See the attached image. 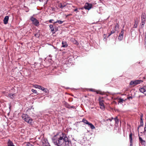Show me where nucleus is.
<instances>
[{"label": "nucleus", "mask_w": 146, "mask_h": 146, "mask_svg": "<svg viewBox=\"0 0 146 146\" xmlns=\"http://www.w3.org/2000/svg\"><path fill=\"white\" fill-rule=\"evenodd\" d=\"M143 82V81L141 80H137L135 81H132L130 82L129 84L131 85L135 86Z\"/></svg>", "instance_id": "20e7f679"}, {"label": "nucleus", "mask_w": 146, "mask_h": 146, "mask_svg": "<svg viewBox=\"0 0 146 146\" xmlns=\"http://www.w3.org/2000/svg\"><path fill=\"white\" fill-rule=\"evenodd\" d=\"M74 11L76 12H78V9L77 8H76V9H75L74 10Z\"/></svg>", "instance_id": "58836bf2"}, {"label": "nucleus", "mask_w": 146, "mask_h": 146, "mask_svg": "<svg viewBox=\"0 0 146 146\" xmlns=\"http://www.w3.org/2000/svg\"><path fill=\"white\" fill-rule=\"evenodd\" d=\"M106 37V35L105 34H104V40L105 41H106V39L105 38Z\"/></svg>", "instance_id": "473e14b6"}, {"label": "nucleus", "mask_w": 146, "mask_h": 146, "mask_svg": "<svg viewBox=\"0 0 146 146\" xmlns=\"http://www.w3.org/2000/svg\"><path fill=\"white\" fill-rule=\"evenodd\" d=\"M42 145L43 146H50L48 143H43Z\"/></svg>", "instance_id": "b1692460"}, {"label": "nucleus", "mask_w": 146, "mask_h": 146, "mask_svg": "<svg viewBox=\"0 0 146 146\" xmlns=\"http://www.w3.org/2000/svg\"><path fill=\"white\" fill-rule=\"evenodd\" d=\"M44 87H42V86H40V87H39V89L43 90V89H44Z\"/></svg>", "instance_id": "e433bc0d"}, {"label": "nucleus", "mask_w": 146, "mask_h": 146, "mask_svg": "<svg viewBox=\"0 0 146 146\" xmlns=\"http://www.w3.org/2000/svg\"><path fill=\"white\" fill-rule=\"evenodd\" d=\"M82 121L85 123L88 124V126L90 127L92 129H94L95 128V127L92 123H89L88 121L86 119H83Z\"/></svg>", "instance_id": "7ed1b4c3"}, {"label": "nucleus", "mask_w": 146, "mask_h": 146, "mask_svg": "<svg viewBox=\"0 0 146 146\" xmlns=\"http://www.w3.org/2000/svg\"><path fill=\"white\" fill-rule=\"evenodd\" d=\"M71 15V14H70V15H68L67 16H66V17H68V16L69 15Z\"/></svg>", "instance_id": "de8ad7c7"}, {"label": "nucleus", "mask_w": 146, "mask_h": 146, "mask_svg": "<svg viewBox=\"0 0 146 146\" xmlns=\"http://www.w3.org/2000/svg\"><path fill=\"white\" fill-rule=\"evenodd\" d=\"M100 108L102 109H103L104 108V105H103V106H100Z\"/></svg>", "instance_id": "37998d69"}, {"label": "nucleus", "mask_w": 146, "mask_h": 146, "mask_svg": "<svg viewBox=\"0 0 146 146\" xmlns=\"http://www.w3.org/2000/svg\"><path fill=\"white\" fill-rule=\"evenodd\" d=\"M139 140L140 141V142L142 145H145V141L143 140L140 137H139Z\"/></svg>", "instance_id": "1a4fd4ad"}, {"label": "nucleus", "mask_w": 146, "mask_h": 146, "mask_svg": "<svg viewBox=\"0 0 146 146\" xmlns=\"http://www.w3.org/2000/svg\"><path fill=\"white\" fill-rule=\"evenodd\" d=\"M64 21H62L60 20H58L56 21L54 23H59L60 24H62Z\"/></svg>", "instance_id": "5701e85b"}, {"label": "nucleus", "mask_w": 146, "mask_h": 146, "mask_svg": "<svg viewBox=\"0 0 146 146\" xmlns=\"http://www.w3.org/2000/svg\"><path fill=\"white\" fill-rule=\"evenodd\" d=\"M40 36V34L38 33H36L35 35V36L36 37H38Z\"/></svg>", "instance_id": "c85d7f7f"}, {"label": "nucleus", "mask_w": 146, "mask_h": 146, "mask_svg": "<svg viewBox=\"0 0 146 146\" xmlns=\"http://www.w3.org/2000/svg\"><path fill=\"white\" fill-rule=\"evenodd\" d=\"M129 146H133V142H130Z\"/></svg>", "instance_id": "ea45409f"}, {"label": "nucleus", "mask_w": 146, "mask_h": 146, "mask_svg": "<svg viewBox=\"0 0 146 146\" xmlns=\"http://www.w3.org/2000/svg\"><path fill=\"white\" fill-rule=\"evenodd\" d=\"M66 5L65 4H62L61 3H60L59 4L58 6L60 8L62 9L63 7H65Z\"/></svg>", "instance_id": "f3484780"}, {"label": "nucleus", "mask_w": 146, "mask_h": 146, "mask_svg": "<svg viewBox=\"0 0 146 146\" xmlns=\"http://www.w3.org/2000/svg\"><path fill=\"white\" fill-rule=\"evenodd\" d=\"M23 119L24 121L29 123L32 125L33 123V120L27 114H23L22 116Z\"/></svg>", "instance_id": "f03ea898"}, {"label": "nucleus", "mask_w": 146, "mask_h": 146, "mask_svg": "<svg viewBox=\"0 0 146 146\" xmlns=\"http://www.w3.org/2000/svg\"><path fill=\"white\" fill-rule=\"evenodd\" d=\"M75 108L73 106H70V108Z\"/></svg>", "instance_id": "a18cd8bd"}, {"label": "nucleus", "mask_w": 146, "mask_h": 146, "mask_svg": "<svg viewBox=\"0 0 146 146\" xmlns=\"http://www.w3.org/2000/svg\"><path fill=\"white\" fill-rule=\"evenodd\" d=\"M49 27L51 29V31L52 32H54V28L53 26L52 25H49Z\"/></svg>", "instance_id": "6ab92c4d"}, {"label": "nucleus", "mask_w": 146, "mask_h": 146, "mask_svg": "<svg viewBox=\"0 0 146 146\" xmlns=\"http://www.w3.org/2000/svg\"><path fill=\"white\" fill-rule=\"evenodd\" d=\"M15 94H8V97L12 99H13L15 98Z\"/></svg>", "instance_id": "9b49d317"}, {"label": "nucleus", "mask_w": 146, "mask_h": 146, "mask_svg": "<svg viewBox=\"0 0 146 146\" xmlns=\"http://www.w3.org/2000/svg\"><path fill=\"white\" fill-rule=\"evenodd\" d=\"M145 13H142L141 15V18L142 20H143V19L145 20Z\"/></svg>", "instance_id": "dca6fc26"}, {"label": "nucleus", "mask_w": 146, "mask_h": 146, "mask_svg": "<svg viewBox=\"0 0 146 146\" xmlns=\"http://www.w3.org/2000/svg\"><path fill=\"white\" fill-rule=\"evenodd\" d=\"M140 125H139L138 127V130L139 128L141 127V126H142L143 125V119L142 120H141L140 119Z\"/></svg>", "instance_id": "a211bd4d"}, {"label": "nucleus", "mask_w": 146, "mask_h": 146, "mask_svg": "<svg viewBox=\"0 0 146 146\" xmlns=\"http://www.w3.org/2000/svg\"><path fill=\"white\" fill-rule=\"evenodd\" d=\"M53 21V19H50L49 21V22L50 23H52V21Z\"/></svg>", "instance_id": "79ce46f5"}, {"label": "nucleus", "mask_w": 146, "mask_h": 146, "mask_svg": "<svg viewBox=\"0 0 146 146\" xmlns=\"http://www.w3.org/2000/svg\"><path fill=\"white\" fill-rule=\"evenodd\" d=\"M103 102V101H102V100L101 101L100 100L99 104H100V106H103V105H104V104Z\"/></svg>", "instance_id": "4be33fe9"}, {"label": "nucleus", "mask_w": 146, "mask_h": 146, "mask_svg": "<svg viewBox=\"0 0 146 146\" xmlns=\"http://www.w3.org/2000/svg\"><path fill=\"white\" fill-rule=\"evenodd\" d=\"M55 33V32L53 33Z\"/></svg>", "instance_id": "3c124183"}, {"label": "nucleus", "mask_w": 146, "mask_h": 146, "mask_svg": "<svg viewBox=\"0 0 146 146\" xmlns=\"http://www.w3.org/2000/svg\"><path fill=\"white\" fill-rule=\"evenodd\" d=\"M115 28H117V29L118 28H119V25L117 23L116 24L115 27Z\"/></svg>", "instance_id": "f704fd0d"}, {"label": "nucleus", "mask_w": 146, "mask_h": 146, "mask_svg": "<svg viewBox=\"0 0 146 146\" xmlns=\"http://www.w3.org/2000/svg\"><path fill=\"white\" fill-rule=\"evenodd\" d=\"M30 20L32 21L33 23L35 25L37 26L39 25V24L38 21L35 18L31 17Z\"/></svg>", "instance_id": "39448f33"}, {"label": "nucleus", "mask_w": 146, "mask_h": 146, "mask_svg": "<svg viewBox=\"0 0 146 146\" xmlns=\"http://www.w3.org/2000/svg\"><path fill=\"white\" fill-rule=\"evenodd\" d=\"M9 19L8 16H6L3 19L4 23L5 24H6L8 23V21Z\"/></svg>", "instance_id": "6e6552de"}, {"label": "nucleus", "mask_w": 146, "mask_h": 146, "mask_svg": "<svg viewBox=\"0 0 146 146\" xmlns=\"http://www.w3.org/2000/svg\"><path fill=\"white\" fill-rule=\"evenodd\" d=\"M34 87L36 88H38L39 89V87H40V86L38 85H34Z\"/></svg>", "instance_id": "bb28decb"}, {"label": "nucleus", "mask_w": 146, "mask_h": 146, "mask_svg": "<svg viewBox=\"0 0 146 146\" xmlns=\"http://www.w3.org/2000/svg\"><path fill=\"white\" fill-rule=\"evenodd\" d=\"M145 19H143V20H142V22L140 24V27L141 28H142L144 26V25L145 23Z\"/></svg>", "instance_id": "9d476101"}, {"label": "nucleus", "mask_w": 146, "mask_h": 146, "mask_svg": "<svg viewBox=\"0 0 146 146\" xmlns=\"http://www.w3.org/2000/svg\"><path fill=\"white\" fill-rule=\"evenodd\" d=\"M42 91H43L46 93H47L48 91V90L47 89H45L44 88Z\"/></svg>", "instance_id": "cd10ccee"}, {"label": "nucleus", "mask_w": 146, "mask_h": 146, "mask_svg": "<svg viewBox=\"0 0 146 146\" xmlns=\"http://www.w3.org/2000/svg\"><path fill=\"white\" fill-rule=\"evenodd\" d=\"M129 139L130 142H133L132 133V132H130L129 135Z\"/></svg>", "instance_id": "f8f14e48"}, {"label": "nucleus", "mask_w": 146, "mask_h": 146, "mask_svg": "<svg viewBox=\"0 0 146 146\" xmlns=\"http://www.w3.org/2000/svg\"><path fill=\"white\" fill-rule=\"evenodd\" d=\"M143 114H141V115L140 116V119L142 120L143 119Z\"/></svg>", "instance_id": "72a5a7b5"}, {"label": "nucleus", "mask_w": 146, "mask_h": 146, "mask_svg": "<svg viewBox=\"0 0 146 146\" xmlns=\"http://www.w3.org/2000/svg\"><path fill=\"white\" fill-rule=\"evenodd\" d=\"M145 46L146 47V38H145Z\"/></svg>", "instance_id": "c03bdc74"}, {"label": "nucleus", "mask_w": 146, "mask_h": 146, "mask_svg": "<svg viewBox=\"0 0 146 146\" xmlns=\"http://www.w3.org/2000/svg\"><path fill=\"white\" fill-rule=\"evenodd\" d=\"M97 94H99V93L98 92H97Z\"/></svg>", "instance_id": "8fccbe9b"}, {"label": "nucleus", "mask_w": 146, "mask_h": 146, "mask_svg": "<svg viewBox=\"0 0 146 146\" xmlns=\"http://www.w3.org/2000/svg\"><path fill=\"white\" fill-rule=\"evenodd\" d=\"M125 101V100L121 98H119V99L118 102L119 103H123Z\"/></svg>", "instance_id": "412c9836"}, {"label": "nucleus", "mask_w": 146, "mask_h": 146, "mask_svg": "<svg viewBox=\"0 0 146 146\" xmlns=\"http://www.w3.org/2000/svg\"><path fill=\"white\" fill-rule=\"evenodd\" d=\"M90 91H94V89H91Z\"/></svg>", "instance_id": "49530a36"}, {"label": "nucleus", "mask_w": 146, "mask_h": 146, "mask_svg": "<svg viewBox=\"0 0 146 146\" xmlns=\"http://www.w3.org/2000/svg\"><path fill=\"white\" fill-rule=\"evenodd\" d=\"M140 92L143 93L145 96H146V86H144L139 89Z\"/></svg>", "instance_id": "0eeeda50"}, {"label": "nucleus", "mask_w": 146, "mask_h": 146, "mask_svg": "<svg viewBox=\"0 0 146 146\" xmlns=\"http://www.w3.org/2000/svg\"><path fill=\"white\" fill-rule=\"evenodd\" d=\"M132 98H133V97L132 96H130L128 97L127 98V99H132Z\"/></svg>", "instance_id": "c9c22d12"}, {"label": "nucleus", "mask_w": 146, "mask_h": 146, "mask_svg": "<svg viewBox=\"0 0 146 146\" xmlns=\"http://www.w3.org/2000/svg\"><path fill=\"white\" fill-rule=\"evenodd\" d=\"M135 21V24L134 25L133 27L134 28H137V24L138 23V22L136 20H134Z\"/></svg>", "instance_id": "4468645a"}, {"label": "nucleus", "mask_w": 146, "mask_h": 146, "mask_svg": "<svg viewBox=\"0 0 146 146\" xmlns=\"http://www.w3.org/2000/svg\"><path fill=\"white\" fill-rule=\"evenodd\" d=\"M123 31H124L123 30V29H122L119 35H120L121 36H123V33H124Z\"/></svg>", "instance_id": "393cba45"}, {"label": "nucleus", "mask_w": 146, "mask_h": 146, "mask_svg": "<svg viewBox=\"0 0 146 146\" xmlns=\"http://www.w3.org/2000/svg\"><path fill=\"white\" fill-rule=\"evenodd\" d=\"M123 37V36H121L120 35H119V36L118 37V39L120 40H121Z\"/></svg>", "instance_id": "a878e982"}, {"label": "nucleus", "mask_w": 146, "mask_h": 146, "mask_svg": "<svg viewBox=\"0 0 146 146\" xmlns=\"http://www.w3.org/2000/svg\"><path fill=\"white\" fill-rule=\"evenodd\" d=\"M109 36H110V34L108 35V37Z\"/></svg>", "instance_id": "09e8293b"}, {"label": "nucleus", "mask_w": 146, "mask_h": 146, "mask_svg": "<svg viewBox=\"0 0 146 146\" xmlns=\"http://www.w3.org/2000/svg\"><path fill=\"white\" fill-rule=\"evenodd\" d=\"M114 121L115 124L117 125L119 123V120L117 119V117H115L114 118Z\"/></svg>", "instance_id": "2eb2a0df"}, {"label": "nucleus", "mask_w": 146, "mask_h": 146, "mask_svg": "<svg viewBox=\"0 0 146 146\" xmlns=\"http://www.w3.org/2000/svg\"><path fill=\"white\" fill-rule=\"evenodd\" d=\"M114 118H113V117H111V119H110V121H111L112 120H114Z\"/></svg>", "instance_id": "a19ab883"}, {"label": "nucleus", "mask_w": 146, "mask_h": 146, "mask_svg": "<svg viewBox=\"0 0 146 146\" xmlns=\"http://www.w3.org/2000/svg\"><path fill=\"white\" fill-rule=\"evenodd\" d=\"M64 104L65 105V107L68 108H70V106L67 102H64Z\"/></svg>", "instance_id": "aec40b11"}, {"label": "nucleus", "mask_w": 146, "mask_h": 146, "mask_svg": "<svg viewBox=\"0 0 146 146\" xmlns=\"http://www.w3.org/2000/svg\"><path fill=\"white\" fill-rule=\"evenodd\" d=\"M146 132V123H145V128H144V132Z\"/></svg>", "instance_id": "4c0bfd02"}, {"label": "nucleus", "mask_w": 146, "mask_h": 146, "mask_svg": "<svg viewBox=\"0 0 146 146\" xmlns=\"http://www.w3.org/2000/svg\"><path fill=\"white\" fill-rule=\"evenodd\" d=\"M53 143L58 146H70L71 143L66 135L62 133V134L58 137L54 136L52 139Z\"/></svg>", "instance_id": "f257e3e1"}, {"label": "nucleus", "mask_w": 146, "mask_h": 146, "mask_svg": "<svg viewBox=\"0 0 146 146\" xmlns=\"http://www.w3.org/2000/svg\"><path fill=\"white\" fill-rule=\"evenodd\" d=\"M92 7V4L86 3L84 6V8L86 9L89 10Z\"/></svg>", "instance_id": "423d86ee"}, {"label": "nucleus", "mask_w": 146, "mask_h": 146, "mask_svg": "<svg viewBox=\"0 0 146 146\" xmlns=\"http://www.w3.org/2000/svg\"><path fill=\"white\" fill-rule=\"evenodd\" d=\"M26 146H34L32 144H31L29 143H27L26 145Z\"/></svg>", "instance_id": "7c9ffc66"}, {"label": "nucleus", "mask_w": 146, "mask_h": 146, "mask_svg": "<svg viewBox=\"0 0 146 146\" xmlns=\"http://www.w3.org/2000/svg\"><path fill=\"white\" fill-rule=\"evenodd\" d=\"M116 30H114L111 31V33H110V35L114 33L115 32Z\"/></svg>", "instance_id": "2f4dec72"}, {"label": "nucleus", "mask_w": 146, "mask_h": 146, "mask_svg": "<svg viewBox=\"0 0 146 146\" xmlns=\"http://www.w3.org/2000/svg\"><path fill=\"white\" fill-rule=\"evenodd\" d=\"M34 93L36 94L37 93V91L35 90L32 89L31 90Z\"/></svg>", "instance_id": "c756f323"}, {"label": "nucleus", "mask_w": 146, "mask_h": 146, "mask_svg": "<svg viewBox=\"0 0 146 146\" xmlns=\"http://www.w3.org/2000/svg\"><path fill=\"white\" fill-rule=\"evenodd\" d=\"M62 47H66L68 45L66 43V42L63 41L62 42Z\"/></svg>", "instance_id": "ddd939ff"}]
</instances>
